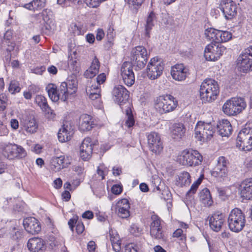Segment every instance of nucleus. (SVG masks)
Instances as JSON below:
<instances>
[{"label": "nucleus", "instance_id": "f257e3e1", "mask_svg": "<svg viewBox=\"0 0 252 252\" xmlns=\"http://www.w3.org/2000/svg\"><path fill=\"white\" fill-rule=\"evenodd\" d=\"M220 90L218 82L212 79H206L200 88V96L204 102H211L216 99Z\"/></svg>", "mask_w": 252, "mask_h": 252}, {"label": "nucleus", "instance_id": "f03ea898", "mask_svg": "<svg viewBox=\"0 0 252 252\" xmlns=\"http://www.w3.org/2000/svg\"><path fill=\"white\" fill-rule=\"evenodd\" d=\"M177 106L176 98L170 94L160 95L155 102V108L161 115L173 111Z\"/></svg>", "mask_w": 252, "mask_h": 252}, {"label": "nucleus", "instance_id": "7ed1b4c3", "mask_svg": "<svg viewBox=\"0 0 252 252\" xmlns=\"http://www.w3.org/2000/svg\"><path fill=\"white\" fill-rule=\"evenodd\" d=\"M246 222L245 215L241 210L236 208L231 211L227 219L228 226L231 231L240 232L245 227Z\"/></svg>", "mask_w": 252, "mask_h": 252}, {"label": "nucleus", "instance_id": "20e7f679", "mask_svg": "<svg viewBox=\"0 0 252 252\" xmlns=\"http://www.w3.org/2000/svg\"><path fill=\"white\" fill-rule=\"evenodd\" d=\"M148 59L146 49L144 46H138L131 51L130 63L135 70H140L145 66Z\"/></svg>", "mask_w": 252, "mask_h": 252}, {"label": "nucleus", "instance_id": "39448f33", "mask_svg": "<svg viewBox=\"0 0 252 252\" xmlns=\"http://www.w3.org/2000/svg\"><path fill=\"white\" fill-rule=\"evenodd\" d=\"M246 106L247 103L244 98L234 97L225 102L222 106V111L228 116H234L241 113Z\"/></svg>", "mask_w": 252, "mask_h": 252}, {"label": "nucleus", "instance_id": "423d86ee", "mask_svg": "<svg viewBox=\"0 0 252 252\" xmlns=\"http://www.w3.org/2000/svg\"><path fill=\"white\" fill-rule=\"evenodd\" d=\"M236 147L244 151L252 150V128L245 127L239 131L236 139Z\"/></svg>", "mask_w": 252, "mask_h": 252}, {"label": "nucleus", "instance_id": "0eeeda50", "mask_svg": "<svg viewBox=\"0 0 252 252\" xmlns=\"http://www.w3.org/2000/svg\"><path fill=\"white\" fill-rule=\"evenodd\" d=\"M178 160L184 165L196 166L201 164L203 157L197 151L189 150L184 151Z\"/></svg>", "mask_w": 252, "mask_h": 252}, {"label": "nucleus", "instance_id": "6e6552de", "mask_svg": "<svg viewBox=\"0 0 252 252\" xmlns=\"http://www.w3.org/2000/svg\"><path fill=\"white\" fill-rule=\"evenodd\" d=\"M237 64L243 73L252 71V45L243 50L239 56Z\"/></svg>", "mask_w": 252, "mask_h": 252}, {"label": "nucleus", "instance_id": "1a4fd4ad", "mask_svg": "<svg viewBox=\"0 0 252 252\" xmlns=\"http://www.w3.org/2000/svg\"><path fill=\"white\" fill-rule=\"evenodd\" d=\"M194 131L195 137L199 140H210L215 133V128L211 123H205L200 121L196 124Z\"/></svg>", "mask_w": 252, "mask_h": 252}, {"label": "nucleus", "instance_id": "9d476101", "mask_svg": "<svg viewBox=\"0 0 252 252\" xmlns=\"http://www.w3.org/2000/svg\"><path fill=\"white\" fill-rule=\"evenodd\" d=\"M226 50V47L221 43L212 42L205 48L204 56L207 61H215L220 59Z\"/></svg>", "mask_w": 252, "mask_h": 252}, {"label": "nucleus", "instance_id": "9b49d317", "mask_svg": "<svg viewBox=\"0 0 252 252\" xmlns=\"http://www.w3.org/2000/svg\"><path fill=\"white\" fill-rule=\"evenodd\" d=\"M164 64L162 60L158 57L151 59L147 67L148 77L151 80L158 78L162 73Z\"/></svg>", "mask_w": 252, "mask_h": 252}, {"label": "nucleus", "instance_id": "f8f14e48", "mask_svg": "<svg viewBox=\"0 0 252 252\" xmlns=\"http://www.w3.org/2000/svg\"><path fill=\"white\" fill-rule=\"evenodd\" d=\"M112 94L114 100L120 105L122 109H124V105H126V107L131 106L128 101L129 92L123 86H116L113 89Z\"/></svg>", "mask_w": 252, "mask_h": 252}, {"label": "nucleus", "instance_id": "ddd939ff", "mask_svg": "<svg viewBox=\"0 0 252 252\" xmlns=\"http://www.w3.org/2000/svg\"><path fill=\"white\" fill-rule=\"evenodd\" d=\"M3 154L9 159H21L27 156L26 150L22 146L15 144L6 145L3 149Z\"/></svg>", "mask_w": 252, "mask_h": 252}, {"label": "nucleus", "instance_id": "4468645a", "mask_svg": "<svg viewBox=\"0 0 252 252\" xmlns=\"http://www.w3.org/2000/svg\"><path fill=\"white\" fill-rule=\"evenodd\" d=\"M220 9L227 20H232L237 14V6L232 0H221Z\"/></svg>", "mask_w": 252, "mask_h": 252}, {"label": "nucleus", "instance_id": "2eb2a0df", "mask_svg": "<svg viewBox=\"0 0 252 252\" xmlns=\"http://www.w3.org/2000/svg\"><path fill=\"white\" fill-rule=\"evenodd\" d=\"M147 137L150 150L156 154H159L163 149V146L158 133L151 132L147 134Z\"/></svg>", "mask_w": 252, "mask_h": 252}, {"label": "nucleus", "instance_id": "dca6fc26", "mask_svg": "<svg viewBox=\"0 0 252 252\" xmlns=\"http://www.w3.org/2000/svg\"><path fill=\"white\" fill-rule=\"evenodd\" d=\"M228 160L224 157H220L218 160V163L211 175L214 177L224 179L227 175Z\"/></svg>", "mask_w": 252, "mask_h": 252}, {"label": "nucleus", "instance_id": "f3484780", "mask_svg": "<svg viewBox=\"0 0 252 252\" xmlns=\"http://www.w3.org/2000/svg\"><path fill=\"white\" fill-rule=\"evenodd\" d=\"M132 67L131 64L127 62L124 63L121 66V74L124 83L127 86H131L135 82Z\"/></svg>", "mask_w": 252, "mask_h": 252}, {"label": "nucleus", "instance_id": "a211bd4d", "mask_svg": "<svg viewBox=\"0 0 252 252\" xmlns=\"http://www.w3.org/2000/svg\"><path fill=\"white\" fill-rule=\"evenodd\" d=\"M78 82L75 77L70 79L68 78L66 82H62L59 86V91L63 93L68 98L69 95L74 94L77 89Z\"/></svg>", "mask_w": 252, "mask_h": 252}, {"label": "nucleus", "instance_id": "6ab92c4d", "mask_svg": "<svg viewBox=\"0 0 252 252\" xmlns=\"http://www.w3.org/2000/svg\"><path fill=\"white\" fill-rule=\"evenodd\" d=\"M152 222L150 225V234L151 236L156 239H163L164 234L160 225V218L156 215L152 216Z\"/></svg>", "mask_w": 252, "mask_h": 252}, {"label": "nucleus", "instance_id": "aec40b11", "mask_svg": "<svg viewBox=\"0 0 252 252\" xmlns=\"http://www.w3.org/2000/svg\"><path fill=\"white\" fill-rule=\"evenodd\" d=\"M46 90L48 92L49 97L54 102H57L59 99L63 101H65L67 99L66 95L59 91V86L57 87L55 84H49L46 87Z\"/></svg>", "mask_w": 252, "mask_h": 252}, {"label": "nucleus", "instance_id": "412c9836", "mask_svg": "<svg viewBox=\"0 0 252 252\" xmlns=\"http://www.w3.org/2000/svg\"><path fill=\"white\" fill-rule=\"evenodd\" d=\"M27 247L31 252H43L46 248L44 241L38 237L30 239L27 243Z\"/></svg>", "mask_w": 252, "mask_h": 252}, {"label": "nucleus", "instance_id": "4be33fe9", "mask_svg": "<svg viewBox=\"0 0 252 252\" xmlns=\"http://www.w3.org/2000/svg\"><path fill=\"white\" fill-rule=\"evenodd\" d=\"M171 74L175 80L182 81L186 78L188 74V69L183 64H176L172 67Z\"/></svg>", "mask_w": 252, "mask_h": 252}, {"label": "nucleus", "instance_id": "5701e85b", "mask_svg": "<svg viewBox=\"0 0 252 252\" xmlns=\"http://www.w3.org/2000/svg\"><path fill=\"white\" fill-rule=\"evenodd\" d=\"M240 195L243 199L252 200V178L244 180L240 186Z\"/></svg>", "mask_w": 252, "mask_h": 252}, {"label": "nucleus", "instance_id": "b1692460", "mask_svg": "<svg viewBox=\"0 0 252 252\" xmlns=\"http://www.w3.org/2000/svg\"><path fill=\"white\" fill-rule=\"evenodd\" d=\"M23 225L25 230L29 233L33 234L41 231V226L34 218H28L24 220Z\"/></svg>", "mask_w": 252, "mask_h": 252}, {"label": "nucleus", "instance_id": "393cba45", "mask_svg": "<svg viewBox=\"0 0 252 252\" xmlns=\"http://www.w3.org/2000/svg\"><path fill=\"white\" fill-rule=\"evenodd\" d=\"M224 220L223 214L214 213L209 219L210 226L213 231L219 232L220 230Z\"/></svg>", "mask_w": 252, "mask_h": 252}, {"label": "nucleus", "instance_id": "a878e982", "mask_svg": "<svg viewBox=\"0 0 252 252\" xmlns=\"http://www.w3.org/2000/svg\"><path fill=\"white\" fill-rule=\"evenodd\" d=\"M91 141L90 138H86L80 146V156L84 160H88L91 157L93 149Z\"/></svg>", "mask_w": 252, "mask_h": 252}, {"label": "nucleus", "instance_id": "bb28decb", "mask_svg": "<svg viewBox=\"0 0 252 252\" xmlns=\"http://www.w3.org/2000/svg\"><path fill=\"white\" fill-rule=\"evenodd\" d=\"M52 166H54V170L59 172L61 169L66 168L70 162L67 158H65L64 156L60 157H54L51 159Z\"/></svg>", "mask_w": 252, "mask_h": 252}, {"label": "nucleus", "instance_id": "cd10ccee", "mask_svg": "<svg viewBox=\"0 0 252 252\" xmlns=\"http://www.w3.org/2000/svg\"><path fill=\"white\" fill-rule=\"evenodd\" d=\"M218 132L222 137L229 136L232 133V128L227 120H222L217 125Z\"/></svg>", "mask_w": 252, "mask_h": 252}, {"label": "nucleus", "instance_id": "c85d7f7f", "mask_svg": "<svg viewBox=\"0 0 252 252\" xmlns=\"http://www.w3.org/2000/svg\"><path fill=\"white\" fill-rule=\"evenodd\" d=\"M156 20V15L155 12L151 11L147 16L145 24H144L145 38H149L152 30L155 26V22Z\"/></svg>", "mask_w": 252, "mask_h": 252}, {"label": "nucleus", "instance_id": "c756f323", "mask_svg": "<svg viewBox=\"0 0 252 252\" xmlns=\"http://www.w3.org/2000/svg\"><path fill=\"white\" fill-rule=\"evenodd\" d=\"M186 131V127L182 123H175L171 127L172 137L174 139L180 140L185 135Z\"/></svg>", "mask_w": 252, "mask_h": 252}, {"label": "nucleus", "instance_id": "7c9ffc66", "mask_svg": "<svg viewBox=\"0 0 252 252\" xmlns=\"http://www.w3.org/2000/svg\"><path fill=\"white\" fill-rule=\"evenodd\" d=\"M94 125L91 116L83 114L80 116L79 124V129L80 131L90 130L93 127Z\"/></svg>", "mask_w": 252, "mask_h": 252}, {"label": "nucleus", "instance_id": "2f4dec72", "mask_svg": "<svg viewBox=\"0 0 252 252\" xmlns=\"http://www.w3.org/2000/svg\"><path fill=\"white\" fill-rule=\"evenodd\" d=\"M73 134L70 126L63 125L58 133L59 140L62 142H64L71 139Z\"/></svg>", "mask_w": 252, "mask_h": 252}, {"label": "nucleus", "instance_id": "473e14b6", "mask_svg": "<svg viewBox=\"0 0 252 252\" xmlns=\"http://www.w3.org/2000/svg\"><path fill=\"white\" fill-rule=\"evenodd\" d=\"M35 103L40 107V108L46 113L51 115L53 114V110L49 106L47 99L42 95H37L35 98Z\"/></svg>", "mask_w": 252, "mask_h": 252}, {"label": "nucleus", "instance_id": "72a5a7b5", "mask_svg": "<svg viewBox=\"0 0 252 252\" xmlns=\"http://www.w3.org/2000/svg\"><path fill=\"white\" fill-rule=\"evenodd\" d=\"M199 197L200 201L205 206L209 207L213 202L210 192L207 188H204L200 191Z\"/></svg>", "mask_w": 252, "mask_h": 252}, {"label": "nucleus", "instance_id": "f704fd0d", "mask_svg": "<svg viewBox=\"0 0 252 252\" xmlns=\"http://www.w3.org/2000/svg\"><path fill=\"white\" fill-rule=\"evenodd\" d=\"M219 30L214 28H208L205 31V35L206 38L209 40H212L214 43L218 42V33Z\"/></svg>", "mask_w": 252, "mask_h": 252}, {"label": "nucleus", "instance_id": "c9c22d12", "mask_svg": "<svg viewBox=\"0 0 252 252\" xmlns=\"http://www.w3.org/2000/svg\"><path fill=\"white\" fill-rule=\"evenodd\" d=\"M131 106H128L126 107V108L125 110L126 118L125 124L128 127H132L135 124V120L131 109Z\"/></svg>", "mask_w": 252, "mask_h": 252}, {"label": "nucleus", "instance_id": "e433bc0d", "mask_svg": "<svg viewBox=\"0 0 252 252\" xmlns=\"http://www.w3.org/2000/svg\"><path fill=\"white\" fill-rule=\"evenodd\" d=\"M232 37L231 32L226 31L219 30V33H218V42H225L230 40Z\"/></svg>", "mask_w": 252, "mask_h": 252}, {"label": "nucleus", "instance_id": "4c0bfd02", "mask_svg": "<svg viewBox=\"0 0 252 252\" xmlns=\"http://www.w3.org/2000/svg\"><path fill=\"white\" fill-rule=\"evenodd\" d=\"M178 179L181 186L189 185L191 183L190 176L186 171L180 173L178 176Z\"/></svg>", "mask_w": 252, "mask_h": 252}, {"label": "nucleus", "instance_id": "58836bf2", "mask_svg": "<svg viewBox=\"0 0 252 252\" xmlns=\"http://www.w3.org/2000/svg\"><path fill=\"white\" fill-rule=\"evenodd\" d=\"M26 130L30 133H34L37 128V125L35 120L32 118L28 121L26 123Z\"/></svg>", "mask_w": 252, "mask_h": 252}, {"label": "nucleus", "instance_id": "ea45409f", "mask_svg": "<svg viewBox=\"0 0 252 252\" xmlns=\"http://www.w3.org/2000/svg\"><path fill=\"white\" fill-rule=\"evenodd\" d=\"M10 238L13 240L18 241L22 237V232L14 227L10 232Z\"/></svg>", "mask_w": 252, "mask_h": 252}, {"label": "nucleus", "instance_id": "a19ab883", "mask_svg": "<svg viewBox=\"0 0 252 252\" xmlns=\"http://www.w3.org/2000/svg\"><path fill=\"white\" fill-rule=\"evenodd\" d=\"M201 180L198 179L191 186L190 189L187 192L186 195L188 197L191 196L196 191L199 185L201 184Z\"/></svg>", "mask_w": 252, "mask_h": 252}, {"label": "nucleus", "instance_id": "79ce46f5", "mask_svg": "<svg viewBox=\"0 0 252 252\" xmlns=\"http://www.w3.org/2000/svg\"><path fill=\"white\" fill-rule=\"evenodd\" d=\"M129 209L124 208V207L120 208H116V212L120 217L123 219L127 218L129 216Z\"/></svg>", "mask_w": 252, "mask_h": 252}, {"label": "nucleus", "instance_id": "37998d69", "mask_svg": "<svg viewBox=\"0 0 252 252\" xmlns=\"http://www.w3.org/2000/svg\"><path fill=\"white\" fill-rule=\"evenodd\" d=\"M21 90L20 87L19 86V84L16 81H11L10 83L9 87V91L11 94L18 93Z\"/></svg>", "mask_w": 252, "mask_h": 252}, {"label": "nucleus", "instance_id": "c03bdc74", "mask_svg": "<svg viewBox=\"0 0 252 252\" xmlns=\"http://www.w3.org/2000/svg\"><path fill=\"white\" fill-rule=\"evenodd\" d=\"M100 67V63L98 59L95 56L92 61L91 65L90 66L91 69H92L98 73Z\"/></svg>", "mask_w": 252, "mask_h": 252}, {"label": "nucleus", "instance_id": "a18cd8bd", "mask_svg": "<svg viewBox=\"0 0 252 252\" xmlns=\"http://www.w3.org/2000/svg\"><path fill=\"white\" fill-rule=\"evenodd\" d=\"M8 40H13L12 39V32L11 31H7L4 33L3 39L1 40V46H4L9 42Z\"/></svg>", "mask_w": 252, "mask_h": 252}, {"label": "nucleus", "instance_id": "49530a36", "mask_svg": "<svg viewBox=\"0 0 252 252\" xmlns=\"http://www.w3.org/2000/svg\"><path fill=\"white\" fill-rule=\"evenodd\" d=\"M142 229L137 225L133 224L129 229L130 232L135 236H138L140 235Z\"/></svg>", "mask_w": 252, "mask_h": 252}, {"label": "nucleus", "instance_id": "de8ad7c7", "mask_svg": "<svg viewBox=\"0 0 252 252\" xmlns=\"http://www.w3.org/2000/svg\"><path fill=\"white\" fill-rule=\"evenodd\" d=\"M34 8L36 10H40L44 7L45 5L46 0H32Z\"/></svg>", "mask_w": 252, "mask_h": 252}, {"label": "nucleus", "instance_id": "09e8293b", "mask_svg": "<svg viewBox=\"0 0 252 252\" xmlns=\"http://www.w3.org/2000/svg\"><path fill=\"white\" fill-rule=\"evenodd\" d=\"M86 92L88 95L92 93L99 94L100 93V87L98 86V85H92L91 87H88L86 89Z\"/></svg>", "mask_w": 252, "mask_h": 252}, {"label": "nucleus", "instance_id": "8fccbe9b", "mask_svg": "<svg viewBox=\"0 0 252 252\" xmlns=\"http://www.w3.org/2000/svg\"><path fill=\"white\" fill-rule=\"evenodd\" d=\"M110 240L113 250L116 252H119L121 250V242L120 241L115 239V238H112V237H110Z\"/></svg>", "mask_w": 252, "mask_h": 252}, {"label": "nucleus", "instance_id": "3c124183", "mask_svg": "<svg viewBox=\"0 0 252 252\" xmlns=\"http://www.w3.org/2000/svg\"><path fill=\"white\" fill-rule=\"evenodd\" d=\"M129 208V203L128 200L126 198H123L119 200L116 205V208H120L121 207Z\"/></svg>", "mask_w": 252, "mask_h": 252}, {"label": "nucleus", "instance_id": "603ef678", "mask_svg": "<svg viewBox=\"0 0 252 252\" xmlns=\"http://www.w3.org/2000/svg\"><path fill=\"white\" fill-rule=\"evenodd\" d=\"M9 42H6L5 45L1 46V48L5 50L7 52H11L13 50L15 44L13 40H8Z\"/></svg>", "mask_w": 252, "mask_h": 252}, {"label": "nucleus", "instance_id": "864d4df0", "mask_svg": "<svg viewBox=\"0 0 252 252\" xmlns=\"http://www.w3.org/2000/svg\"><path fill=\"white\" fill-rule=\"evenodd\" d=\"M137 246L134 244H128L125 246L124 252H137Z\"/></svg>", "mask_w": 252, "mask_h": 252}, {"label": "nucleus", "instance_id": "5fc2aeb1", "mask_svg": "<svg viewBox=\"0 0 252 252\" xmlns=\"http://www.w3.org/2000/svg\"><path fill=\"white\" fill-rule=\"evenodd\" d=\"M98 73L89 67L87 70H86L84 73V76L87 78H92L94 77Z\"/></svg>", "mask_w": 252, "mask_h": 252}, {"label": "nucleus", "instance_id": "6e6d98bb", "mask_svg": "<svg viewBox=\"0 0 252 252\" xmlns=\"http://www.w3.org/2000/svg\"><path fill=\"white\" fill-rule=\"evenodd\" d=\"M122 187L119 185H114L111 188L112 193L116 195L120 194L122 192Z\"/></svg>", "mask_w": 252, "mask_h": 252}, {"label": "nucleus", "instance_id": "4d7b16f0", "mask_svg": "<svg viewBox=\"0 0 252 252\" xmlns=\"http://www.w3.org/2000/svg\"><path fill=\"white\" fill-rule=\"evenodd\" d=\"M96 80L97 85H98V86L100 87V85L101 84H102L103 83H104L106 80L105 74L104 73H102L99 74L97 76V77L96 78Z\"/></svg>", "mask_w": 252, "mask_h": 252}, {"label": "nucleus", "instance_id": "13d9d810", "mask_svg": "<svg viewBox=\"0 0 252 252\" xmlns=\"http://www.w3.org/2000/svg\"><path fill=\"white\" fill-rule=\"evenodd\" d=\"M101 2V0H86V3L93 8L97 7Z\"/></svg>", "mask_w": 252, "mask_h": 252}, {"label": "nucleus", "instance_id": "bf43d9fd", "mask_svg": "<svg viewBox=\"0 0 252 252\" xmlns=\"http://www.w3.org/2000/svg\"><path fill=\"white\" fill-rule=\"evenodd\" d=\"M78 217L75 216L70 219L68 221V224L72 231H73L74 226L78 222Z\"/></svg>", "mask_w": 252, "mask_h": 252}, {"label": "nucleus", "instance_id": "052dcab7", "mask_svg": "<svg viewBox=\"0 0 252 252\" xmlns=\"http://www.w3.org/2000/svg\"><path fill=\"white\" fill-rule=\"evenodd\" d=\"M85 229L84 225L83 223L78 221L76 226V232L79 234L82 233Z\"/></svg>", "mask_w": 252, "mask_h": 252}, {"label": "nucleus", "instance_id": "680f3d73", "mask_svg": "<svg viewBox=\"0 0 252 252\" xmlns=\"http://www.w3.org/2000/svg\"><path fill=\"white\" fill-rule=\"evenodd\" d=\"M144 0H128L129 5H133L136 8V7H139L143 2Z\"/></svg>", "mask_w": 252, "mask_h": 252}, {"label": "nucleus", "instance_id": "e2e57ef3", "mask_svg": "<svg viewBox=\"0 0 252 252\" xmlns=\"http://www.w3.org/2000/svg\"><path fill=\"white\" fill-rule=\"evenodd\" d=\"M171 196V194L168 189H164L162 190L161 198H163L164 200H168L170 198Z\"/></svg>", "mask_w": 252, "mask_h": 252}, {"label": "nucleus", "instance_id": "0e129e2a", "mask_svg": "<svg viewBox=\"0 0 252 252\" xmlns=\"http://www.w3.org/2000/svg\"><path fill=\"white\" fill-rule=\"evenodd\" d=\"M114 30L111 26L108 29L107 34L106 35L107 39L109 40H113L115 34L113 32Z\"/></svg>", "mask_w": 252, "mask_h": 252}, {"label": "nucleus", "instance_id": "69168bd1", "mask_svg": "<svg viewBox=\"0 0 252 252\" xmlns=\"http://www.w3.org/2000/svg\"><path fill=\"white\" fill-rule=\"evenodd\" d=\"M104 32L101 29H98L97 31L96 35V39L98 41H101L104 36Z\"/></svg>", "mask_w": 252, "mask_h": 252}, {"label": "nucleus", "instance_id": "338daca9", "mask_svg": "<svg viewBox=\"0 0 252 252\" xmlns=\"http://www.w3.org/2000/svg\"><path fill=\"white\" fill-rule=\"evenodd\" d=\"M94 217V214L91 211H86L82 214V218L87 219H92Z\"/></svg>", "mask_w": 252, "mask_h": 252}, {"label": "nucleus", "instance_id": "774afa93", "mask_svg": "<svg viewBox=\"0 0 252 252\" xmlns=\"http://www.w3.org/2000/svg\"><path fill=\"white\" fill-rule=\"evenodd\" d=\"M88 249L90 252H94L96 245L94 242L91 241L88 244Z\"/></svg>", "mask_w": 252, "mask_h": 252}]
</instances>
